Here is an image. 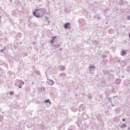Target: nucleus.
I'll use <instances>...</instances> for the list:
<instances>
[{"label":"nucleus","mask_w":130,"mask_h":130,"mask_svg":"<svg viewBox=\"0 0 130 130\" xmlns=\"http://www.w3.org/2000/svg\"><path fill=\"white\" fill-rule=\"evenodd\" d=\"M41 13V11L38 9H36L34 12L33 15L35 16V17H36L37 18H40L41 16L40 15V13Z\"/></svg>","instance_id":"1"},{"label":"nucleus","mask_w":130,"mask_h":130,"mask_svg":"<svg viewBox=\"0 0 130 130\" xmlns=\"http://www.w3.org/2000/svg\"><path fill=\"white\" fill-rule=\"evenodd\" d=\"M69 25H70V23H66V24H64V27L66 29H67V28H68V26H69Z\"/></svg>","instance_id":"2"},{"label":"nucleus","mask_w":130,"mask_h":130,"mask_svg":"<svg viewBox=\"0 0 130 130\" xmlns=\"http://www.w3.org/2000/svg\"><path fill=\"white\" fill-rule=\"evenodd\" d=\"M126 126V125H125V124H122L121 125V128H123L125 127Z\"/></svg>","instance_id":"3"},{"label":"nucleus","mask_w":130,"mask_h":130,"mask_svg":"<svg viewBox=\"0 0 130 130\" xmlns=\"http://www.w3.org/2000/svg\"><path fill=\"white\" fill-rule=\"evenodd\" d=\"M48 102H49V103H50H50H50V102H49V100H46L45 101V103H48Z\"/></svg>","instance_id":"4"},{"label":"nucleus","mask_w":130,"mask_h":130,"mask_svg":"<svg viewBox=\"0 0 130 130\" xmlns=\"http://www.w3.org/2000/svg\"><path fill=\"white\" fill-rule=\"evenodd\" d=\"M126 52H125V50H123V51H122V54H125V53H126Z\"/></svg>","instance_id":"5"},{"label":"nucleus","mask_w":130,"mask_h":130,"mask_svg":"<svg viewBox=\"0 0 130 130\" xmlns=\"http://www.w3.org/2000/svg\"><path fill=\"white\" fill-rule=\"evenodd\" d=\"M55 38H56V37H52V40L54 41V39H55Z\"/></svg>","instance_id":"6"},{"label":"nucleus","mask_w":130,"mask_h":130,"mask_svg":"<svg viewBox=\"0 0 130 130\" xmlns=\"http://www.w3.org/2000/svg\"><path fill=\"white\" fill-rule=\"evenodd\" d=\"M14 94V92L13 91L10 92V95H13Z\"/></svg>","instance_id":"7"},{"label":"nucleus","mask_w":130,"mask_h":130,"mask_svg":"<svg viewBox=\"0 0 130 130\" xmlns=\"http://www.w3.org/2000/svg\"><path fill=\"white\" fill-rule=\"evenodd\" d=\"M53 41H54V40H52L51 41V43H53Z\"/></svg>","instance_id":"8"},{"label":"nucleus","mask_w":130,"mask_h":130,"mask_svg":"<svg viewBox=\"0 0 130 130\" xmlns=\"http://www.w3.org/2000/svg\"><path fill=\"white\" fill-rule=\"evenodd\" d=\"M124 120H125L124 119H122V121H124Z\"/></svg>","instance_id":"9"},{"label":"nucleus","mask_w":130,"mask_h":130,"mask_svg":"<svg viewBox=\"0 0 130 130\" xmlns=\"http://www.w3.org/2000/svg\"><path fill=\"white\" fill-rule=\"evenodd\" d=\"M128 129H130V127H129V128H128Z\"/></svg>","instance_id":"10"},{"label":"nucleus","mask_w":130,"mask_h":130,"mask_svg":"<svg viewBox=\"0 0 130 130\" xmlns=\"http://www.w3.org/2000/svg\"><path fill=\"white\" fill-rule=\"evenodd\" d=\"M128 18H129V19H130V17H128Z\"/></svg>","instance_id":"11"},{"label":"nucleus","mask_w":130,"mask_h":130,"mask_svg":"<svg viewBox=\"0 0 130 130\" xmlns=\"http://www.w3.org/2000/svg\"><path fill=\"white\" fill-rule=\"evenodd\" d=\"M128 18H129V19H130V17H128Z\"/></svg>","instance_id":"12"},{"label":"nucleus","mask_w":130,"mask_h":130,"mask_svg":"<svg viewBox=\"0 0 130 130\" xmlns=\"http://www.w3.org/2000/svg\"><path fill=\"white\" fill-rule=\"evenodd\" d=\"M128 18H129V19H130V17H128Z\"/></svg>","instance_id":"13"}]
</instances>
